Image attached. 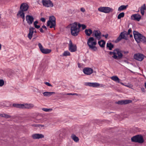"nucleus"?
I'll return each instance as SVG.
<instances>
[{"label":"nucleus","instance_id":"nucleus-1","mask_svg":"<svg viewBox=\"0 0 146 146\" xmlns=\"http://www.w3.org/2000/svg\"><path fill=\"white\" fill-rule=\"evenodd\" d=\"M133 35L135 40L137 43L142 42L146 44V38L143 35L135 31H133Z\"/></svg>","mask_w":146,"mask_h":146},{"label":"nucleus","instance_id":"nucleus-2","mask_svg":"<svg viewBox=\"0 0 146 146\" xmlns=\"http://www.w3.org/2000/svg\"><path fill=\"white\" fill-rule=\"evenodd\" d=\"M29 8V5L26 3H22L20 6V10L19 11L17 14V15H19L23 19V21H24L25 19V13L24 12L27 11Z\"/></svg>","mask_w":146,"mask_h":146},{"label":"nucleus","instance_id":"nucleus-3","mask_svg":"<svg viewBox=\"0 0 146 146\" xmlns=\"http://www.w3.org/2000/svg\"><path fill=\"white\" fill-rule=\"evenodd\" d=\"M109 54L110 55H113L112 57L115 59L119 60L121 58L123 55L121 51L119 49L117 48L114 49L113 52L110 51Z\"/></svg>","mask_w":146,"mask_h":146},{"label":"nucleus","instance_id":"nucleus-4","mask_svg":"<svg viewBox=\"0 0 146 146\" xmlns=\"http://www.w3.org/2000/svg\"><path fill=\"white\" fill-rule=\"evenodd\" d=\"M87 44L91 50L94 51L97 50V48L95 46L97 44L96 41V40H94L93 37L89 38L88 40Z\"/></svg>","mask_w":146,"mask_h":146},{"label":"nucleus","instance_id":"nucleus-5","mask_svg":"<svg viewBox=\"0 0 146 146\" xmlns=\"http://www.w3.org/2000/svg\"><path fill=\"white\" fill-rule=\"evenodd\" d=\"M77 22H74L71 25L70 27L71 33L73 36H76L79 34L80 29L77 27Z\"/></svg>","mask_w":146,"mask_h":146},{"label":"nucleus","instance_id":"nucleus-6","mask_svg":"<svg viewBox=\"0 0 146 146\" xmlns=\"http://www.w3.org/2000/svg\"><path fill=\"white\" fill-rule=\"evenodd\" d=\"M131 141L135 143H142L144 142V140L143 136L141 135H137L134 136L131 138Z\"/></svg>","mask_w":146,"mask_h":146},{"label":"nucleus","instance_id":"nucleus-7","mask_svg":"<svg viewBox=\"0 0 146 146\" xmlns=\"http://www.w3.org/2000/svg\"><path fill=\"white\" fill-rule=\"evenodd\" d=\"M56 25V18L53 16L49 17V20L47 23V26H49L50 28H55Z\"/></svg>","mask_w":146,"mask_h":146},{"label":"nucleus","instance_id":"nucleus-8","mask_svg":"<svg viewBox=\"0 0 146 146\" xmlns=\"http://www.w3.org/2000/svg\"><path fill=\"white\" fill-rule=\"evenodd\" d=\"M126 33L127 32L125 31L121 32L117 39L115 40V43H117L120 41L122 39H123L125 40H127L128 39L127 37L125 36L126 35H127Z\"/></svg>","mask_w":146,"mask_h":146},{"label":"nucleus","instance_id":"nucleus-9","mask_svg":"<svg viewBox=\"0 0 146 146\" xmlns=\"http://www.w3.org/2000/svg\"><path fill=\"white\" fill-rule=\"evenodd\" d=\"M99 11L106 13H108L113 11L112 9L108 7H100L98 9Z\"/></svg>","mask_w":146,"mask_h":146},{"label":"nucleus","instance_id":"nucleus-10","mask_svg":"<svg viewBox=\"0 0 146 146\" xmlns=\"http://www.w3.org/2000/svg\"><path fill=\"white\" fill-rule=\"evenodd\" d=\"M42 3L44 6L47 7H52L53 6V4L50 0H42Z\"/></svg>","mask_w":146,"mask_h":146},{"label":"nucleus","instance_id":"nucleus-11","mask_svg":"<svg viewBox=\"0 0 146 146\" xmlns=\"http://www.w3.org/2000/svg\"><path fill=\"white\" fill-rule=\"evenodd\" d=\"M68 49L71 52H75L77 50V46L76 45L73 44L71 40H69V43L68 44Z\"/></svg>","mask_w":146,"mask_h":146},{"label":"nucleus","instance_id":"nucleus-12","mask_svg":"<svg viewBox=\"0 0 146 146\" xmlns=\"http://www.w3.org/2000/svg\"><path fill=\"white\" fill-rule=\"evenodd\" d=\"M133 57L135 59L141 61L144 59L145 56L142 54L138 53L135 54Z\"/></svg>","mask_w":146,"mask_h":146},{"label":"nucleus","instance_id":"nucleus-13","mask_svg":"<svg viewBox=\"0 0 146 146\" xmlns=\"http://www.w3.org/2000/svg\"><path fill=\"white\" fill-rule=\"evenodd\" d=\"M39 47L41 51L43 53L47 54L51 52V50L50 49L44 48L42 45L40 43L38 44Z\"/></svg>","mask_w":146,"mask_h":146},{"label":"nucleus","instance_id":"nucleus-14","mask_svg":"<svg viewBox=\"0 0 146 146\" xmlns=\"http://www.w3.org/2000/svg\"><path fill=\"white\" fill-rule=\"evenodd\" d=\"M83 71L85 74L87 75H90L93 72L92 69L89 67L84 68L83 69Z\"/></svg>","mask_w":146,"mask_h":146},{"label":"nucleus","instance_id":"nucleus-15","mask_svg":"<svg viewBox=\"0 0 146 146\" xmlns=\"http://www.w3.org/2000/svg\"><path fill=\"white\" fill-rule=\"evenodd\" d=\"M84 85L90 87L97 88L100 86V84L97 82H87L84 83Z\"/></svg>","mask_w":146,"mask_h":146},{"label":"nucleus","instance_id":"nucleus-16","mask_svg":"<svg viewBox=\"0 0 146 146\" xmlns=\"http://www.w3.org/2000/svg\"><path fill=\"white\" fill-rule=\"evenodd\" d=\"M26 21L29 25L32 24L34 18L32 15H27L26 17Z\"/></svg>","mask_w":146,"mask_h":146},{"label":"nucleus","instance_id":"nucleus-17","mask_svg":"<svg viewBox=\"0 0 146 146\" xmlns=\"http://www.w3.org/2000/svg\"><path fill=\"white\" fill-rule=\"evenodd\" d=\"M132 102L131 100H121L116 102V104L119 105H122L129 104Z\"/></svg>","mask_w":146,"mask_h":146},{"label":"nucleus","instance_id":"nucleus-18","mask_svg":"<svg viewBox=\"0 0 146 146\" xmlns=\"http://www.w3.org/2000/svg\"><path fill=\"white\" fill-rule=\"evenodd\" d=\"M101 32L99 30H94L93 32V35L95 36L98 40L100 38Z\"/></svg>","mask_w":146,"mask_h":146},{"label":"nucleus","instance_id":"nucleus-19","mask_svg":"<svg viewBox=\"0 0 146 146\" xmlns=\"http://www.w3.org/2000/svg\"><path fill=\"white\" fill-rule=\"evenodd\" d=\"M35 30V28L34 27H30L29 28V33L28 34V37L30 40L32 38L33 36V34Z\"/></svg>","mask_w":146,"mask_h":146},{"label":"nucleus","instance_id":"nucleus-20","mask_svg":"<svg viewBox=\"0 0 146 146\" xmlns=\"http://www.w3.org/2000/svg\"><path fill=\"white\" fill-rule=\"evenodd\" d=\"M140 15L137 14H134L131 16V19L133 20H137L139 21L141 19Z\"/></svg>","mask_w":146,"mask_h":146},{"label":"nucleus","instance_id":"nucleus-21","mask_svg":"<svg viewBox=\"0 0 146 146\" xmlns=\"http://www.w3.org/2000/svg\"><path fill=\"white\" fill-rule=\"evenodd\" d=\"M44 135L42 134H34L32 135V137L34 139H41L44 137Z\"/></svg>","mask_w":146,"mask_h":146},{"label":"nucleus","instance_id":"nucleus-22","mask_svg":"<svg viewBox=\"0 0 146 146\" xmlns=\"http://www.w3.org/2000/svg\"><path fill=\"white\" fill-rule=\"evenodd\" d=\"M23 109H31L34 106L33 104H23Z\"/></svg>","mask_w":146,"mask_h":146},{"label":"nucleus","instance_id":"nucleus-23","mask_svg":"<svg viewBox=\"0 0 146 146\" xmlns=\"http://www.w3.org/2000/svg\"><path fill=\"white\" fill-rule=\"evenodd\" d=\"M111 78L112 80L117 82L120 83V80L117 76H113L111 77Z\"/></svg>","mask_w":146,"mask_h":146},{"label":"nucleus","instance_id":"nucleus-24","mask_svg":"<svg viewBox=\"0 0 146 146\" xmlns=\"http://www.w3.org/2000/svg\"><path fill=\"white\" fill-rule=\"evenodd\" d=\"M23 104H13L12 105L13 107L21 109H23Z\"/></svg>","mask_w":146,"mask_h":146},{"label":"nucleus","instance_id":"nucleus-25","mask_svg":"<svg viewBox=\"0 0 146 146\" xmlns=\"http://www.w3.org/2000/svg\"><path fill=\"white\" fill-rule=\"evenodd\" d=\"M55 92H44L43 94L44 96H51L53 94H54Z\"/></svg>","mask_w":146,"mask_h":146},{"label":"nucleus","instance_id":"nucleus-26","mask_svg":"<svg viewBox=\"0 0 146 146\" xmlns=\"http://www.w3.org/2000/svg\"><path fill=\"white\" fill-rule=\"evenodd\" d=\"M85 32L86 35L88 36H90L92 33V30L90 29H86L85 30Z\"/></svg>","mask_w":146,"mask_h":146},{"label":"nucleus","instance_id":"nucleus-27","mask_svg":"<svg viewBox=\"0 0 146 146\" xmlns=\"http://www.w3.org/2000/svg\"><path fill=\"white\" fill-rule=\"evenodd\" d=\"M98 44L101 47L103 48L105 46L106 42L103 40H101L98 42Z\"/></svg>","mask_w":146,"mask_h":146},{"label":"nucleus","instance_id":"nucleus-28","mask_svg":"<svg viewBox=\"0 0 146 146\" xmlns=\"http://www.w3.org/2000/svg\"><path fill=\"white\" fill-rule=\"evenodd\" d=\"M106 47L107 48H108L110 50H111L112 48L114 47V45L111 42H108L106 44Z\"/></svg>","mask_w":146,"mask_h":146},{"label":"nucleus","instance_id":"nucleus-29","mask_svg":"<svg viewBox=\"0 0 146 146\" xmlns=\"http://www.w3.org/2000/svg\"><path fill=\"white\" fill-rule=\"evenodd\" d=\"M128 6L127 5H122L119 7L118 10V11H121L125 10L126 9Z\"/></svg>","mask_w":146,"mask_h":146},{"label":"nucleus","instance_id":"nucleus-30","mask_svg":"<svg viewBox=\"0 0 146 146\" xmlns=\"http://www.w3.org/2000/svg\"><path fill=\"white\" fill-rule=\"evenodd\" d=\"M71 138L75 142H78L79 139L75 135L72 134L71 135Z\"/></svg>","mask_w":146,"mask_h":146},{"label":"nucleus","instance_id":"nucleus-31","mask_svg":"<svg viewBox=\"0 0 146 146\" xmlns=\"http://www.w3.org/2000/svg\"><path fill=\"white\" fill-rule=\"evenodd\" d=\"M0 116L1 117H4L6 118H10L11 117V116L5 113L0 114Z\"/></svg>","mask_w":146,"mask_h":146},{"label":"nucleus","instance_id":"nucleus-32","mask_svg":"<svg viewBox=\"0 0 146 146\" xmlns=\"http://www.w3.org/2000/svg\"><path fill=\"white\" fill-rule=\"evenodd\" d=\"M70 53L68 51H64L62 54V56H70Z\"/></svg>","mask_w":146,"mask_h":146},{"label":"nucleus","instance_id":"nucleus-33","mask_svg":"<svg viewBox=\"0 0 146 146\" xmlns=\"http://www.w3.org/2000/svg\"><path fill=\"white\" fill-rule=\"evenodd\" d=\"M124 13L123 12H122L119 13L117 16V19H120L121 18L123 17H124Z\"/></svg>","mask_w":146,"mask_h":146},{"label":"nucleus","instance_id":"nucleus-34","mask_svg":"<svg viewBox=\"0 0 146 146\" xmlns=\"http://www.w3.org/2000/svg\"><path fill=\"white\" fill-rule=\"evenodd\" d=\"M42 110L46 112L51 111L52 110V109L51 108H43L42 109Z\"/></svg>","mask_w":146,"mask_h":146},{"label":"nucleus","instance_id":"nucleus-35","mask_svg":"<svg viewBox=\"0 0 146 146\" xmlns=\"http://www.w3.org/2000/svg\"><path fill=\"white\" fill-rule=\"evenodd\" d=\"M145 4H144L143 6H141L140 8V11H144L145 9Z\"/></svg>","mask_w":146,"mask_h":146},{"label":"nucleus","instance_id":"nucleus-36","mask_svg":"<svg viewBox=\"0 0 146 146\" xmlns=\"http://www.w3.org/2000/svg\"><path fill=\"white\" fill-rule=\"evenodd\" d=\"M4 81L3 80L0 79V86H2L4 84Z\"/></svg>","mask_w":146,"mask_h":146},{"label":"nucleus","instance_id":"nucleus-37","mask_svg":"<svg viewBox=\"0 0 146 146\" xmlns=\"http://www.w3.org/2000/svg\"><path fill=\"white\" fill-rule=\"evenodd\" d=\"M132 30L131 29V28H130L128 31V32H127V33H126V35H130V33L131 32Z\"/></svg>","mask_w":146,"mask_h":146},{"label":"nucleus","instance_id":"nucleus-38","mask_svg":"<svg viewBox=\"0 0 146 146\" xmlns=\"http://www.w3.org/2000/svg\"><path fill=\"white\" fill-rule=\"evenodd\" d=\"M66 94L68 95H78V94L76 93H68Z\"/></svg>","mask_w":146,"mask_h":146},{"label":"nucleus","instance_id":"nucleus-39","mask_svg":"<svg viewBox=\"0 0 146 146\" xmlns=\"http://www.w3.org/2000/svg\"><path fill=\"white\" fill-rule=\"evenodd\" d=\"M44 84L46 85L49 86H52V85L50 84L48 82H44Z\"/></svg>","mask_w":146,"mask_h":146},{"label":"nucleus","instance_id":"nucleus-40","mask_svg":"<svg viewBox=\"0 0 146 146\" xmlns=\"http://www.w3.org/2000/svg\"><path fill=\"white\" fill-rule=\"evenodd\" d=\"M81 26H82L81 27H82V29L83 30L85 29L86 27V26L85 25L82 24Z\"/></svg>","mask_w":146,"mask_h":146},{"label":"nucleus","instance_id":"nucleus-41","mask_svg":"<svg viewBox=\"0 0 146 146\" xmlns=\"http://www.w3.org/2000/svg\"><path fill=\"white\" fill-rule=\"evenodd\" d=\"M80 10L81 11L83 12H84L85 11V9L83 8V7H81V8H80Z\"/></svg>","mask_w":146,"mask_h":146},{"label":"nucleus","instance_id":"nucleus-42","mask_svg":"<svg viewBox=\"0 0 146 146\" xmlns=\"http://www.w3.org/2000/svg\"><path fill=\"white\" fill-rule=\"evenodd\" d=\"M35 27L37 29H39L40 28V26L39 25H34Z\"/></svg>","mask_w":146,"mask_h":146},{"label":"nucleus","instance_id":"nucleus-43","mask_svg":"<svg viewBox=\"0 0 146 146\" xmlns=\"http://www.w3.org/2000/svg\"><path fill=\"white\" fill-rule=\"evenodd\" d=\"M122 52L125 54H127L129 53V52L128 51H122Z\"/></svg>","mask_w":146,"mask_h":146},{"label":"nucleus","instance_id":"nucleus-44","mask_svg":"<svg viewBox=\"0 0 146 146\" xmlns=\"http://www.w3.org/2000/svg\"><path fill=\"white\" fill-rule=\"evenodd\" d=\"M108 36V34H106L105 35H103L102 36H104L106 38H107Z\"/></svg>","mask_w":146,"mask_h":146},{"label":"nucleus","instance_id":"nucleus-45","mask_svg":"<svg viewBox=\"0 0 146 146\" xmlns=\"http://www.w3.org/2000/svg\"><path fill=\"white\" fill-rule=\"evenodd\" d=\"M40 20L42 22H45V19L44 18H42L40 19Z\"/></svg>","mask_w":146,"mask_h":146},{"label":"nucleus","instance_id":"nucleus-46","mask_svg":"<svg viewBox=\"0 0 146 146\" xmlns=\"http://www.w3.org/2000/svg\"><path fill=\"white\" fill-rule=\"evenodd\" d=\"M38 23V22L37 21H36L34 23V26L37 25Z\"/></svg>","mask_w":146,"mask_h":146},{"label":"nucleus","instance_id":"nucleus-47","mask_svg":"<svg viewBox=\"0 0 146 146\" xmlns=\"http://www.w3.org/2000/svg\"><path fill=\"white\" fill-rule=\"evenodd\" d=\"M40 31L42 33H43L44 32V31L43 30L42 28H40L39 29Z\"/></svg>","mask_w":146,"mask_h":146},{"label":"nucleus","instance_id":"nucleus-48","mask_svg":"<svg viewBox=\"0 0 146 146\" xmlns=\"http://www.w3.org/2000/svg\"><path fill=\"white\" fill-rule=\"evenodd\" d=\"M42 28L43 29H45V30H47V28L44 25H43L42 26Z\"/></svg>","mask_w":146,"mask_h":146},{"label":"nucleus","instance_id":"nucleus-49","mask_svg":"<svg viewBox=\"0 0 146 146\" xmlns=\"http://www.w3.org/2000/svg\"><path fill=\"white\" fill-rule=\"evenodd\" d=\"M142 15H143L144 14V11H140Z\"/></svg>","mask_w":146,"mask_h":146},{"label":"nucleus","instance_id":"nucleus-50","mask_svg":"<svg viewBox=\"0 0 146 146\" xmlns=\"http://www.w3.org/2000/svg\"><path fill=\"white\" fill-rule=\"evenodd\" d=\"M81 25H81L79 23L78 24V28H79V29H80V28L82 26Z\"/></svg>","mask_w":146,"mask_h":146},{"label":"nucleus","instance_id":"nucleus-51","mask_svg":"<svg viewBox=\"0 0 146 146\" xmlns=\"http://www.w3.org/2000/svg\"><path fill=\"white\" fill-rule=\"evenodd\" d=\"M78 66L79 68H80L81 67L80 64V63H78Z\"/></svg>","mask_w":146,"mask_h":146},{"label":"nucleus","instance_id":"nucleus-52","mask_svg":"<svg viewBox=\"0 0 146 146\" xmlns=\"http://www.w3.org/2000/svg\"><path fill=\"white\" fill-rule=\"evenodd\" d=\"M124 61L125 62H126L127 64H128L129 63V62L128 61H127V60H124Z\"/></svg>","mask_w":146,"mask_h":146},{"label":"nucleus","instance_id":"nucleus-53","mask_svg":"<svg viewBox=\"0 0 146 146\" xmlns=\"http://www.w3.org/2000/svg\"><path fill=\"white\" fill-rule=\"evenodd\" d=\"M129 35V36L130 38H131L133 37V35H132V34H130V35Z\"/></svg>","mask_w":146,"mask_h":146},{"label":"nucleus","instance_id":"nucleus-54","mask_svg":"<svg viewBox=\"0 0 146 146\" xmlns=\"http://www.w3.org/2000/svg\"><path fill=\"white\" fill-rule=\"evenodd\" d=\"M34 32H35V33H36L37 32L35 29L34 30Z\"/></svg>","mask_w":146,"mask_h":146},{"label":"nucleus","instance_id":"nucleus-55","mask_svg":"<svg viewBox=\"0 0 146 146\" xmlns=\"http://www.w3.org/2000/svg\"><path fill=\"white\" fill-rule=\"evenodd\" d=\"M145 88L146 89V82L145 83Z\"/></svg>","mask_w":146,"mask_h":146},{"label":"nucleus","instance_id":"nucleus-56","mask_svg":"<svg viewBox=\"0 0 146 146\" xmlns=\"http://www.w3.org/2000/svg\"><path fill=\"white\" fill-rule=\"evenodd\" d=\"M40 126H41V127H43L44 126L43 125H39Z\"/></svg>","mask_w":146,"mask_h":146},{"label":"nucleus","instance_id":"nucleus-57","mask_svg":"<svg viewBox=\"0 0 146 146\" xmlns=\"http://www.w3.org/2000/svg\"><path fill=\"white\" fill-rule=\"evenodd\" d=\"M36 38V37H35V38H34L33 39H35Z\"/></svg>","mask_w":146,"mask_h":146},{"label":"nucleus","instance_id":"nucleus-58","mask_svg":"<svg viewBox=\"0 0 146 146\" xmlns=\"http://www.w3.org/2000/svg\"><path fill=\"white\" fill-rule=\"evenodd\" d=\"M101 86H103V85H102Z\"/></svg>","mask_w":146,"mask_h":146},{"label":"nucleus","instance_id":"nucleus-59","mask_svg":"<svg viewBox=\"0 0 146 146\" xmlns=\"http://www.w3.org/2000/svg\"><path fill=\"white\" fill-rule=\"evenodd\" d=\"M121 83V84H123V83H122V82Z\"/></svg>","mask_w":146,"mask_h":146}]
</instances>
